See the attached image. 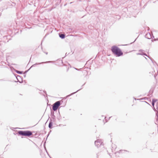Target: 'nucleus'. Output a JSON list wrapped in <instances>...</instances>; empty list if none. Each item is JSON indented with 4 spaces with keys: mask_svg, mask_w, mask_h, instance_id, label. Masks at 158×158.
Segmentation results:
<instances>
[{
    "mask_svg": "<svg viewBox=\"0 0 158 158\" xmlns=\"http://www.w3.org/2000/svg\"><path fill=\"white\" fill-rule=\"evenodd\" d=\"M111 50L112 52L117 56H119L123 55V53L121 50L116 46H113L111 47Z\"/></svg>",
    "mask_w": 158,
    "mask_h": 158,
    "instance_id": "obj_1",
    "label": "nucleus"
},
{
    "mask_svg": "<svg viewBox=\"0 0 158 158\" xmlns=\"http://www.w3.org/2000/svg\"><path fill=\"white\" fill-rule=\"evenodd\" d=\"M18 133L20 135L26 136H29L32 135V132L29 131H19Z\"/></svg>",
    "mask_w": 158,
    "mask_h": 158,
    "instance_id": "obj_2",
    "label": "nucleus"
},
{
    "mask_svg": "<svg viewBox=\"0 0 158 158\" xmlns=\"http://www.w3.org/2000/svg\"><path fill=\"white\" fill-rule=\"evenodd\" d=\"M60 105V101H57L53 105L52 109L54 111L56 110Z\"/></svg>",
    "mask_w": 158,
    "mask_h": 158,
    "instance_id": "obj_3",
    "label": "nucleus"
},
{
    "mask_svg": "<svg viewBox=\"0 0 158 158\" xmlns=\"http://www.w3.org/2000/svg\"><path fill=\"white\" fill-rule=\"evenodd\" d=\"M102 143V141L100 139H97L96 141H95V144L97 148H99L101 145H103Z\"/></svg>",
    "mask_w": 158,
    "mask_h": 158,
    "instance_id": "obj_4",
    "label": "nucleus"
},
{
    "mask_svg": "<svg viewBox=\"0 0 158 158\" xmlns=\"http://www.w3.org/2000/svg\"><path fill=\"white\" fill-rule=\"evenodd\" d=\"M139 53H137V55H145L146 56H148L149 58H150L144 52H143L144 51L142 50H139Z\"/></svg>",
    "mask_w": 158,
    "mask_h": 158,
    "instance_id": "obj_5",
    "label": "nucleus"
},
{
    "mask_svg": "<svg viewBox=\"0 0 158 158\" xmlns=\"http://www.w3.org/2000/svg\"><path fill=\"white\" fill-rule=\"evenodd\" d=\"M152 36L153 35H151V34L149 32H148L146 33L145 35V37L148 39H151V38H152Z\"/></svg>",
    "mask_w": 158,
    "mask_h": 158,
    "instance_id": "obj_6",
    "label": "nucleus"
},
{
    "mask_svg": "<svg viewBox=\"0 0 158 158\" xmlns=\"http://www.w3.org/2000/svg\"><path fill=\"white\" fill-rule=\"evenodd\" d=\"M59 35L60 37L62 39H64L65 38V35L64 34H59Z\"/></svg>",
    "mask_w": 158,
    "mask_h": 158,
    "instance_id": "obj_7",
    "label": "nucleus"
},
{
    "mask_svg": "<svg viewBox=\"0 0 158 158\" xmlns=\"http://www.w3.org/2000/svg\"><path fill=\"white\" fill-rule=\"evenodd\" d=\"M52 121H50L49 125H48V127L50 129H51L52 128Z\"/></svg>",
    "mask_w": 158,
    "mask_h": 158,
    "instance_id": "obj_8",
    "label": "nucleus"
},
{
    "mask_svg": "<svg viewBox=\"0 0 158 158\" xmlns=\"http://www.w3.org/2000/svg\"><path fill=\"white\" fill-rule=\"evenodd\" d=\"M52 62V61H47V62H42L41 63H38V64H43V63H51Z\"/></svg>",
    "mask_w": 158,
    "mask_h": 158,
    "instance_id": "obj_9",
    "label": "nucleus"
},
{
    "mask_svg": "<svg viewBox=\"0 0 158 158\" xmlns=\"http://www.w3.org/2000/svg\"><path fill=\"white\" fill-rule=\"evenodd\" d=\"M81 89H80L78 90H77L76 92H75L74 93H73L72 94H70V95H68V96H67V97H69V96H70L71 95H73V94H74L75 93H76L77 92V91H79V90H80Z\"/></svg>",
    "mask_w": 158,
    "mask_h": 158,
    "instance_id": "obj_10",
    "label": "nucleus"
},
{
    "mask_svg": "<svg viewBox=\"0 0 158 158\" xmlns=\"http://www.w3.org/2000/svg\"><path fill=\"white\" fill-rule=\"evenodd\" d=\"M157 101V99H153L152 100V102L155 103Z\"/></svg>",
    "mask_w": 158,
    "mask_h": 158,
    "instance_id": "obj_11",
    "label": "nucleus"
},
{
    "mask_svg": "<svg viewBox=\"0 0 158 158\" xmlns=\"http://www.w3.org/2000/svg\"><path fill=\"white\" fill-rule=\"evenodd\" d=\"M16 72L17 73H19V74H21L22 73V72L20 71H18V70H16Z\"/></svg>",
    "mask_w": 158,
    "mask_h": 158,
    "instance_id": "obj_12",
    "label": "nucleus"
},
{
    "mask_svg": "<svg viewBox=\"0 0 158 158\" xmlns=\"http://www.w3.org/2000/svg\"><path fill=\"white\" fill-rule=\"evenodd\" d=\"M37 64H38L36 63V64H34L33 65H32V66L30 67V68L29 69H28V70H29V69H31L32 67L33 66H34L35 65H37Z\"/></svg>",
    "mask_w": 158,
    "mask_h": 158,
    "instance_id": "obj_13",
    "label": "nucleus"
},
{
    "mask_svg": "<svg viewBox=\"0 0 158 158\" xmlns=\"http://www.w3.org/2000/svg\"><path fill=\"white\" fill-rule=\"evenodd\" d=\"M155 123L157 124L158 123V119H156V121Z\"/></svg>",
    "mask_w": 158,
    "mask_h": 158,
    "instance_id": "obj_14",
    "label": "nucleus"
},
{
    "mask_svg": "<svg viewBox=\"0 0 158 158\" xmlns=\"http://www.w3.org/2000/svg\"><path fill=\"white\" fill-rule=\"evenodd\" d=\"M154 103H155L153 102H152V106H154Z\"/></svg>",
    "mask_w": 158,
    "mask_h": 158,
    "instance_id": "obj_15",
    "label": "nucleus"
},
{
    "mask_svg": "<svg viewBox=\"0 0 158 158\" xmlns=\"http://www.w3.org/2000/svg\"><path fill=\"white\" fill-rule=\"evenodd\" d=\"M75 69H76L77 70H79V69H78L76 68H75Z\"/></svg>",
    "mask_w": 158,
    "mask_h": 158,
    "instance_id": "obj_16",
    "label": "nucleus"
},
{
    "mask_svg": "<svg viewBox=\"0 0 158 158\" xmlns=\"http://www.w3.org/2000/svg\"><path fill=\"white\" fill-rule=\"evenodd\" d=\"M120 151V152H121V151L125 152V150H122V151Z\"/></svg>",
    "mask_w": 158,
    "mask_h": 158,
    "instance_id": "obj_17",
    "label": "nucleus"
},
{
    "mask_svg": "<svg viewBox=\"0 0 158 158\" xmlns=\"http://www.w3.org/2000/svg\"><path fill=\"white\" fill-rule=\"evenodd\" d=\"M17 79L18 80V81L20 82V81L18 80L17 77Z\"/></svg>",
    "mask_w": 158,
    "mask_h": 158,
    "instance_id": "obj_18",
    "label": "nucleus"
},
{
    "mask_svg": "<svg viewBox=\"0 0 158 158\" xmlns=\"http://www.w3.org/2000/svg\"><path fill=\"white\" fill-rule=\"evenodd\" d=\"M46 54H48V53H46Z\"/></svg>",
    "mask_w": 158,
    "mask_h": 158,
    "instance_id": "obj_19",
    "label": "nucleus"
},
{
    "mask_svg": "<svg viewBox=\"0 0 158 158\" xmlns=\"http://www.w3.org/2000/svg\"><path fill=\"white\" fill-rule=\"evenodd\" d=\"M18 77H20V76H18Z\"/></svg>",
    "mask_w": 158,
    "mask_h": 158,
    "instance_id": "obj_20",
    "label": "nucleus"
}]
</instances>
